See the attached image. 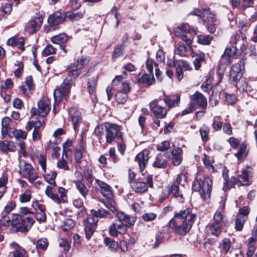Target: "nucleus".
Here are the masks:
<instances>
[{"instance_id":"37998d69","label":"nucleus","mask_w":257,"mask_h":257,"mask_svg":"<svg viewBox=\"0 0 257 257\" xmlns=\"http://www.w3.org/2000/svg\"><path fill=\"white\" fill-rule=\"evenodd\" d=\"M213 80V77L211 74L207 75L206 77L205 81L201 85V89L205 92L209 93L213 88L212 81Z\"/></svg>"},{"instance_id":"052dcab7","label":"nucleus","mask_w":257,"mask_h":257,"mask_svg":"<svg viewBox=\"0 0 257 257\" xmlns=\"http://www.w3.org/2000/svg\"><path fill=\"white\" fill-rule=\"evenodd\" d=\"M18 67L14 71V75L17 78H21L24 73V64L23 61H18L17 64H15Z\"/></svg>"},{"instance_id":"72a5a7b5","label":"nucleus","mask_w":257,"mask_h":257,"mask_svg":"<svg viewBox=\"0 0 257 257\" xmlns=\"http://www.w3.org/2000/svg\"><path fill=\"white\" fill-rule=\"evenodd\" d=\"M16 146L14 142L8 140L0 141V151L3 154L8 152H14L16 151Z\"/></svg>"},{"instance_id":"864d4df0","label":"nucleus","mask_w":257,"mask_h":257,"mask_svg":"<svg viewBox=\"0 0 257 257\" xmlns=\"http://www.w3.org/2000/svg\"><path fill=\"white\" fill-rule=\"evenodd\" d=\"M213 39V37L210 35H199L197 36V42L203 45H209Z\"/></svg>"},{"instance_id":"f3484780","label":"nucleus","mask_w":257,"mask_h":257,"mask_svg":"<svg viewBox=\"0 0 257 257\" xmlns=\"http://www.w3.org/2000/svg\"><path fill=\"white\" fill-rule=\"evenodd\" d=\"M115 216L119 222L123 223L127 228H131L133 226L137 221L136 216L127 214L121 211L116 212Z\"/></svg>"},{"instance_id":"9d476101","label":"nucleus","mask_w":257,"mask_h":257,"mask_svg":"<svg viewBox=\"0 0 257 257\" xmlns=\"http://www.w3.org/2000/svg\"><path fill=\"white\" fill-rule=\"evenodd\" d=\"M44 15L36 13V16L29 21L25 26V31L29 35H32L38 32L43 24Z\"/></svg>"},{"instance_id":"774afa93","label":"nucleus","mask_w":257,"mask_h":257,"mask_svg":"<svg viewBox=\"0 0 257 257\" xmlns=\"http://www.w3.org/2000/svg\"><path fill=\"white\" fill-rule=\"evenodd\" d=\"M12 133L18 139L25 140L27 136V133L21 130H15Z\"/></svg>"},{"instance_id":"680f3d73","label":"nucleus","mask_w":257,"mask_h":257,"mask_svg":"<svg viewBox=\"0 0 257 257\" xmlns=\"http://www.w3.org/2000/svg\"><path fill=\"white\" fill-rule=\"evenodd\" d=\"M75 225V222L72 219H66L64 221V224L62 227V230L64 231H67L72 229Z\"/></svg>"},{"instance_id":"39448f33","label":"nucleus","mask_w":257,"mask_h":257,"mask_svg":"<svg viewBox=\"0 0 257 257\" xmlns=\"http://www.w3.org/2000/svg\"><path fill=\"white\" fill-rule=\"evenodd\" d=\"M67 18V13H62L60 11H56L50 15L48 18V25H44L43 28L46 33L58 30L60 26Z\"/></svg>"},{"instance_id":"2f4dec72","label":"nucleus","mask_w":257,"mask_h":257,"mask_svg":"<svg viewBox=\"0 0 257 257\" xmlns=\"http://www.w3.org/2000/svg\"><path fill=\"white\" fill-rule=\"evenodd\" d=\"M235 185L241 186L239 180L237 176H232L230 178H229L228 181L223 182L222 189L224 192H227L232 188H235Z\"/></svg>"},{"instance_id":"e433bc0d","label":"nucleus","mask_w":257,"mask_h":257,"mask_svg":"<svg viewBox=\"0 0 257 257\" xmlns=\"http://www.w3.org/2000/svg\"><path fill=\"white\" fill-rule=\"evenodd\" d=\"M221 96L224 99V104L226 105H233L238 100L237 95L234 93H228L226 92H223L221 94Z\"/></svg>"},{"instance_id":"de8ad7c7","label":"nucleus","mask_w":257,"mask_h":257,"mask_svg":"<svg viewBox=\"0 0 257 257\" xmlns=\"http://www.w3.org/2000/svg\"><path fill=\"white\" fill-rule=\"evenodd\" d=\"M113 198V197H110V199H107V201L102 199L101 202L115 214L116 212H118L119 211L116 208V203Z\"/></svg>"},{"instance_id":"412c9836","label":"nucleus","mask_w":257,"mask_h":257,"mask_svg":"<svg viewBox=\"0 0 257 257\" xmlns=\"http://www.w3.org/2000/svg\"><path fill=\"white\" fill-rule=\"evenodd\" d=\"M136 82L139 85L149 87L155 84L156 80L153 75L146 73L141 74L140 73L136 76Z\"/></svg>"},{"instance_id":"bb28decb","label":"nucleus","mask_w":257,"mask_h":257,"mask_svg":"<svg viewBox=\"0 0 257 257\" xmlns=\"http://www.w3.org/2000/svg\"><path fill=\"white\" fill-rule=\"evenodd\" d=\"M68 112L69 116L71 118L73 127L74 130H76L82 119L81 112L76 107L72 106L69 108Z\"/></svg>"},{"instance_id":"f8f14e48","label":"nucleus","mask_w":257,"mask_h":257,"mask_svg":"<svg viewBox=\"0 0 257 257\" xmlns=\"http://www.w3.org/2000/svg\"><path fill=\"white\" fill-rule=\"evenodd\" d=\"M254 174L253 168L246 165L241 170V173L237 175L241 186H248L251 184L250 179Z\"/></svg>"},{"instance_id":"e2e57ef3","label":"nucleus","mask_w":257,"mask_h":257,"mask_svg":"<svg viewBox=\"0 0 257 257\" xmlns=\"http://www.w3.org/2000/svg\"><path fill=\"white\" fill-rule=\"evenodd\" d=\"M246 221V218L243 217H237L235 221V229L236 231H240L242 230L244 224Z\"/></svg>"},{"instance_id":"13d9d810","label":"nucleus","mask_w":257,"mask_h":257,"mask_svg":"<svg viewBox=\"0 0 257 257\" xmlns=\"http://www.w3.org/2000/svg\"><path fill=\"white\" fill-rule=\"evenodd\" d=\"M93 171L91 169H85L83 171V174L82 175L84 179H85L88 184L92 185L94 180V176L93 175Z\"/></svg>"},{"instance_id":"2eb2a0df","label":"nucleus","mask_w":257,"mask_h":257,"mask_svg":"<svg viewBox=\"0 0 257 257\" xmlns=\"http://www.w3.org/2000/svg\"><path fill=\"white\" fill-rule=\"evenodd\" d=\"M158 100L156 99L149 103L150 111L154 116L158 119H163L166 117L168 110L165 107L158 104Z\"/></svg>"},{"instance_id":"a18cd8bd","label":"nucleus","mask_w":257,"mask_h":257,"mask_svg":"<svg viewBox=\"0 0 257 257\" xmlns=\"http://www.w3.org/2000/svg\"><path fill=\"white\" fill-rule=\"evenodd\" d=\"M124 49L123 45H117L114 48L111 55V58L113 62H115L117 58L123 55Z\"/></svg>"},{"instance_id":"b1692460","label":"nucleus","mask_w":257,"mask_h":257,"mask_svg":"<svg viewBox=\"0 0 257 257\" xmlns=\"http://www.w3.org/2000/svg\"><path fill=\"white\" fill-rule=\"evenodd\" d=\"M96 183L100 187V192L106 199L113 197V192L111 187L105 182L99 179L95 180Z\"/></svg>"},{"instance_id":"603ef678","label":"nucleus","mask_w":257,"mask_h":257,"mask_svg":"<svg viewBox=\"0 0 257 257\" xmlns=\"http://www.w3.org/2000/svg\"><path fill=\"white\" fill-rule=\"evenodd\" d=\"M49 245L47 238L43 237L39 239L37 242L36 247L38 251H45Z\"/></svg>"},{"instance_id":"6e6d98bb","label":"nucleus","mask_w":257,"mask_h":257,"mask_svg":"<svg viewBox=\"0 0 257 257\" xmlns=\"http://www.w3.org/2000/svg\"><path fill=\"white\" fill-rule=\"evenodd\" d=\"M203 157L202 161L205 168L209 171L211 170V173H215V168L212 164V162L210 160V157L205 153L204 154Z\"/></svg>"},{"instance_id":"c9c22d12","label":"nucleus","mask_w":257,"mask_h":257,"mask_svg":"<svg viewBox=\"0 0 257 257\" xmlns=\"http://www.w3.org/2000/svg\"><path fill=\"white\" fill-rule=\"evenodd\" d=\"M98 80L97 75L88 78L87 81V90L90 95L95 93Z\"/></svg>"},{"instance_id":"c756f323","label":"nucleus","mask_w":257,"mask_h":257,"mask_svg":"<svg viewBox=\"0 0 257 257\" xmlns=\"http://www.w3.org/2000/svg\"><path fill=\"white\" fill-rule=\"evenodd\" d=\"M170 194L173 198L183 201L184 199V195L181 191L179 186L177 184L170 183L167 186Z\"/></svg>"},{"instance_id":"a211bd4d","label":"nucleus","mask_w":257,"mask_h":257,"mask_svg":"<svg viewBox=\"0 0 257 257\" xmlns=\"http://www.w3.org/2000/svg\"><path fill=\"white\" fill-rule=\"evenodd\" d=\"M149 151L145 149L138 153L135 158L138 163L140 172H143L146 169L149 159Z\"/></svg>"},{"instance_id":"ddd939ff","label":"nucleus","mask_w":257,"mask_h":257,"mask_svg":"<svg viewBox=\"0 0 257 257\" xmlns=\"http://www.w3.org/2000/svg\"><path fill=\"white\" fill-rule=\"evenodd\" d=\"M173 217L183 220L186 219L191 223H194L197 219V214L193 212V209L192 208L187 207L179 211H175Z\"/></svg>"},{"instance_id":"09e8293b","label":"nucleus","mask_w":257,"mask_h":257,"mask_svg":"<svg viewBox=\"0 0 257 257\" xmlns=\"http://www.w3.org/2000/svg\"><path fill=\"white\" fill-rule=\"evenodd\" d=\"M231 245L230 239L228 238H225L220 242L219 247L223 253L226 254L229 251Z\"/></svg>"},{"instance_id":"5fc2aeb1","label":"nucleus","mask_w":257,"mask_h":257,"mask_svg":"<svg viewBox=\"0 0 257 257\" xmlns=\"http://www.w3.org/2000/svg\"><path fill=\"white\" fill-rule=\"evenodd\" d=\"M222 225H219L212 223L209 226V228L211 234L215 236L216 237H218L222 232Z\"/></svg>"},{"instance_id":"a878e982","label":"nucleus","mask_w":257,"mask_h":257,"mask_svg":"<svg viewBox=\"0 0 257 257\" xmlns=\"http://www.w3.org/2000/svg\"><path fill=\"white\" fill-rule=\"evenodd\" d=\"M38 107L39 109V116L45 117L49 113L50 107V100L48 98H43L38 102Z\"/></svg>"},{"instance_id":"a19ab883","label":"nucleus","mask_w":257,"mask_h":257,"mask_svg":"<svg viewBox=\"0 0 257 257\" xmlns=\"http://www.w3.org/2000/svg\"><path fill=\"white\" fill-rule=\"evenodd\" d=\"M239 150L234 153V156L237 158L238 160H242V159L248 154V151L247 150V144L245 142H243L240 144L238 147Z\"/></svg>"},{"instance_id":"7c9ffc66","label":"nucleus","mask_w":257,"mask_h":257,"mask_svg":"<svg viewBox=\"0 0 257 257\" xmlns=\"http://www.w3.org/2000/svg\"><path fill=\"white\" fill-rule=\"evenodd\" d=\"M110 214V212L108 210L103 208H100L97 210L94 209H91L90 210V214L88 215L87 217H92L94 220H97L98 222V218H105Z\"/></svg>"},{"instance_id":"49530a36","label":"nucleus","mask_w":257,"mask_h":257,"mask_svg":"<svg viewBox=\"0 0 257 257\" xmlns=\"http://www.w3.org/2000/svg\"><path fill=\"white\" fill-rule=\"evenodd\" d=\"M210 131L209 127L203 124L202 127L200 128L199 133L201 136V140L203 143H206L209 139V134Z\"/></svg>"},{"instance_id":"8fccbe9b","label":"nucleus","mask_w":257,"mask_h":257,"mask_svg":"<svg viewBox=\"0 0 257 257\" xmlns=\"http://www.w3.org/2000/svg\"><path fill=\"white\" fill-rule=\"evenodd\" d=\"M231 62V57L224 52L219 61L218 67L226 69V66L230 65Z\"/></svg>"},{"instance_id":"9b49d317","label":"nucleus","mask_w":257,"mask_h":257,"mask_svg":"<svg viewBox=\"0 0 257 257\" xmlns=\"http://www.w3.org/2000/svg\"><path fill=\"white\" fill-rule=\"evenodd\" d=\"M132 189L137 193L143 194L148 190V188H154L153 175L149 174L146 177V182L138 180L131 185Z\"/></svg>"},{"instance_id":"7ed1b4c3","label":"nucleus","mask_w":257,"mask_h":257,"mask_svg":"<svg viewBox=\"0 0 257 257\" xmlns=\"http://www.w3.org/2000/svg\"><path fill=\"white\" fill-rule=\"evenodd\" d=\"M105 141L108 144H114L124 137L123 127L122 125L109 121L104 122Z\"/></svg>"},{"instance_id":"c03bdc74","label":"nucleus","mask_w":257,"mask_h":257,"mask_svg":"<svg viewBox=\"0 0 257 257\" xmlns=\"http://www.w3.org/2000/svg\"><path fill=\"white\" fill-rule=\"evenodd\" d=\"M52 190L53 187L50 185H48L45 191V194L49 198H51L52 200H53L55 203L60 204L62 202L61 199L59 197L58 195L57 194L54 193L53 192Z\"/></svg>"},{"instance_id":"58836bf2","label":"nucleus","mask_w":257,"mask_h":257,"mask_svg":"<svg viewBox=\"0 0 257 257\" xmlns=\"http://www.w3.org/2000/svg\"><path fill=\"white\" fill-rule=\"evenodd\" d=\"M103 244L112 252H116L119 248L118 243L109 237L104 238Z\"/></svg>"},{"instance_id":"4be33fe9","label":"nucleus","mask_w":257,"mask_h":257,"mask_svg":"<svg viewBox=\"0 0 257 257\" xmlns=\"http://www.w3.org/2000/svg\"><path fill=\"white\" fill-rule=\"evenodd\" d=\"M174 33L177 37H181L186 33L195 36L197 34V30L190 28L188 24L183 23L174 29Z\"/></svg>"},{"instance_id":"338daca9","label":"nucleus","mask_w":257,"mask_h":257,"mask_svg":"<svg viewBox=\"0 0 257 257\" xmlns=\"http://www.w3.org/2000/svg\"><path fill=\"white\" fill-rule=\"evenodd\" d=\"M56 53V48L51 44H48L42 51L43 56H47Z\"/></svg>"},{"instance_id":"ea45409f","label":"nucleus","mask_w":257,"mask_h":257,"mask_svg":"<svg viewBox=\"0 0 257 257\" xmlns=\"http://www.w3.org/2000/svg\"><path fill=\"white\" fill-rule=\"evenodd\" d=\"M164 98H163L164 102L169 107V108L179 106L180 103V96L178 95L176 98L172 99L170 97L166 95L164 92L163 93Z\"/></svg>"},{"instance_id":"20e7f679","label":"nucleus","mask_w":257,"mask_h":257,"mask_svg":"<svg viewBox=\"0 0 257 257\" xmlns=\"http://www.w3.org/2000/svg\"><path fill=\"white\" fill-rule=\"evenodd\" d=\"M194 223L187 221L186 219L181 220L173 217L169 221V227L171 228L175 234L184 236L188 233Z\"/></svg>"},{"instance_id":"cd10ccee","label":"nucleus","mask_w":257,"mask_h":257,"mask_svg":"<svg viewBox=\"0 0 257 257\" xmlns=\"http://www.w3.org/2000/svg\"><path fill=\"white\" fill-rule=\"evenodd\" d=\"M172 155V164L174 166L180 165L183 161V150L179 147L174 148L171 152Z\"/></svg>"},{"instance_id":"4468645a","label":"nucleus","mask_w":257,"mask_h":257,"mask_svg":"<svg viewBox=\"0 0 257 257\" xmlns=\"http://www.w3.org/2000/svg\"><path fill=\"white\" fill-rule=\"evenodd\" d=\"M72 38L71 36H69L66 33L63 32L53 36L51 38L50 41L54 44L59 45L60 49L66 54L68 51L67 43L69 40Z\"/></svg>"},{"instance_id":"4c0bfd02","label":"nucleus","mask_w":257,"mask_h":257,"mask_svg":"<svg viewBox=\"0 0 257 257\" xmlns=\"http://www.w3.org/2000/svg\"><path fill=\"white\" fill-rule=\"evenodd\" d=\"M192 57H195L193 64L195 70H198L201 66V63L205 61V55L203 52L196 53L192 52L191 54Z\"/></svg>"},{"instance_id":"f257e3e1","label":"nucleus","mask_w":257,"mask_h":257,"mask_svg":"<svg viewBox=\"0 0 257 257\" xmlns=\"http://www.w3.org/2000/svg\"><path fill=\"white\" fill-rule=\"evenodd\" d=\"M90 58L86 55H81L74 60L67 68V75L60 86H58L54 91V102L53 112L56 114L59 110L57 109L63 98L67 100L72 85H75L74 80L81 75L82 77H88L90 73L93 72L96 64H93L87 67Z\"/></svg>"},{"instance_id":"dca6fc26","label":"nucleus","mask_w":257,"mask_h":257,"mask_svg":"<svg viewBox=\"0 0 257 257\" xmlns=\"http://www.w3.org/2000/svg\"><path fill=\"white\" fill-rule=\"evenodd\" d=\"M85 237L89 240L93 235L97 226V221L92 217H87L83 221Z\"/></svg>"},{"instance_id":"79ce46f5","label":"nucleus","mask_w":257,"mask_h":257,"mask_svg":"<svg viewBox=\"0 0 257 257\" xmlns=\"http://www.w3.org/2000/svg\"><path fill=\"white\" fill-rule=\"evenodd\" d=\"M237 47L238 46L231 45L225 48L224 52L231 58H237L241 55V51H239Z\"/></svg>"},{"instance_id":"c85d7f7f","label":"nucleus","mask_w":257,"mask_h":257,"mask_svg":"<svg viewBox=\"0 0 257 257\" xmlns=\"http://www.w3.org/2000/svg\"><path fill=\"white\" fill-rule=\"evenodd\" d=\"M81 178L78 180L73 181L76 189L79 191V193L84 197L86 198L89 193V189L87 188L85 184L84 177L82 174L80 173Z\"/></svg>"},{"instance_id":"6e6552de","label":"nucleus","mask_w":257,"mask_h":257,"mask_svg":"<svg viewBox=\"0 0 257 257\" xmlns=\"http://www.w3.org/2000/svg\"><path fill=\"white\" fill-rule=\"evenodd\" d=\"M204 11L206 15L202 16L203 24L209 34H214L220 24V21L216 14L211 12L210 8L206 7Z\"/></svg>"},{"instance_id":"1a4fd4ad","label":"nucleus","mask_w":257,"mask_h":257,"mask_svg":"<svg viewBox=\"0 0 257 257\" xmlns=\"http://www.w3.org/2000/svg\"><path fill=\"white\" fill-rule=\"evenodd\" d=\"M167 65L170 68H176V75L179 81L183 79L184 71L191 69V67L186 61L183 60H176L175 59V56L172 59L167 60Z\"/></svg>"},{"instance_id":"6ab92c4d","label":"nucleus","mask_w":257,"mask_h":257,"mask_svg":"<svg viewBox=\"0 0 257 257\" xmlns=\"http://www.w3.org/2000/svg\"><path fill=\"white\" fill-rule=\"evenodd\" d=\"M2 130L1 134L3 137L9 135L10 137L11 134L14 131L13 127L17 123L14 121L10 117L6 116L2 119Z\"/></svg>"},{"instance_id":"4d7b16f0","label":"nucleus","mask_w":257,"mask_h":257,"mask_svg":"<svg viewBox=\"0 0 257 257\" xmlns=\"http://www.w3.org/2000/svg\"><path fill=\"white\" fill-rule=\"evenodd\" d=\"M57 175V174L56 171H51L50 173L44 175V178L45 180L50 185L53 186H56V183L55 181V179L56 178Z\"/></svg>"},{"instance_id":"69168bd1","label":"nucleus","mask_w":257,"mask_h":257,"mask_svg":"<svg viewBox=\"0 0 257 257\" xmlns=\"http://www.w3.org/2000/svg\"><path fill=\"white\" fill-rule=\"evenodd\" d=\"M32 197L31 191L30 190H27L25 193L19 196V200L21 203H26L30 201Z\"/></svg>"},{"instance_id":"f03ea898","label":"nucleus","mask_w":257,"mask_h":257,"mask_svg":"<svg viewBox=\"0 0 257 257\" xmlns=\"http://www.w3.org/2000/svg\"><path fill=\"white\" fill-rule=\"evenodd\" d=\"M192 191L199 193L204 200L210 199L213 189V180L209 176L203 178L196 175L192 184Z\"/></svg>"},{"instance_id":"0e129e2a","label":"nucleus","mask_w":257,"mask_h":257,"mask_svg":"<svg viewBox=\"0 0 257 257\" xmlns=\"http://www.w3.org/2000/svg\"><path fill=\"white\" fill-rule=\"evenodd\" d=\"M83 17L84 14L81 12H78L77 13L72 12L67 15V18L71 22L78 21L82 19Z\"/></svg>"},{"instance_id":"f704fd0d","label":"nucleus","mask_w":257,"mask_h":257,"mask_svg":"<svg viewBox=\"0 0 257 257\" xmlns=\"http://www.w3.org/2000/svg\"><path fill=\"white\" fill-rule=\"evenodd\" d=\"M170 233V229L168 227H163L161 230H158L155 235L154 247L156 248L158 247L161 243H163L164 239V234H169Z\"/></svg>"},{"instance_id":"3c124183","label":"nucleus","mask_w":257,"mask_h":257,"mask_svg":"<svg viewBox=\"0 0 257 257\" xmlns=\"http://www.w3.org/2000/svg\"><path fill=\"white\" fill-rule=\"evenodd\" d=\"M86 152V150H82L77 149L74 150V158L76 166H80L82 163V158L83 156V154Z\"/></svg>"},{"instance_id":"423d86ee","label":"nucleus","mask_w":257,"mask_h":257,"mask_svg":"<svg viewBox=\"0 0 257 257\" xmlns=\"http://www.w3.org/2000/svg\"><path fill=\"white\" fill-rule=\"evenodd\" d=\"M33 224L32 218H24L21 215L17 214L14 216L12 220L11 231L15 233L27 232L29 230V227H31Z\"/></svg>"},{"instance_id":"bf43d9fd","label":"nucleus","mask_w":257,"mask_h":257,"mask_svg":"<svg viewBox=\"0 0 257 257\" xmlns=\"http://www.w3.org/2000/svg\"><path fill=\"white\" fill-rule=\"evenodd\" d=\"M128 94L118 91L115 94V99L119 104H125L128 99Z\"/></svg>"},{"instance_id":"5701e85b","label":"nucleus","mask_w":257,"mask_h":257,"mask_svg":"<svg viewBox=\"0 0 257 257\" xmlns=\"http://www.w3.org/2000/svg\"><path fill=\"white\" fill-rule=\"evenodd\" d=\"M33 167L31 164L25 162V165L23 170V177L27 178L31 183H34L39 176L37 173L33 172Z\"/></svg>"},{"instance_id":"393cba45","label":"nucleus","mask_w":257,"mask_h":257,"mask_svg":"<svg viewBox=\"0 0 257 257\" xmlns=\"http://www.w3.org/2000/svg\"><path fill=\"white\" fill-rule=\"evenodd\" d=\"M190 98L192 102L196 103L200 108L203 109L207 108V99L201 92L196 91L193 95L190 96Z\"/></svg>"},{"instance_id":"0eeeda50","label":"nucleus","mask_w":257,"mask_h":257,"mask_svg":"<svg viewBox=\"0 0 257 257\" xmlns=\"http://www.w3.org/2000/svg\"><path fill=\"white\" fill-rule=\"evenodd\" d=\"M244 65L245 60L242 59L232 65L229 71V82L238 89H240V88L238 86V84L244 71Z\"/></svg>"},{"instance_id":"473e14b6","label":"nucleus","mask_w":257,"mask_h":257,"mask_svg":"<svg viewBox=\"0 0 257 257\" xmlns=\"http://www.w3.org/2000/svg\"><path fill=\"white\" fill-rule=\"evenodd\" d=\"M168 161L165 156L159 153L157 155L155 160L152 164L153 167L158 169H165L168 165Z\"/></svg>"},{"instance_id":"aec40b11","label":"nucleus","mask_w":257,"mask_h":257,"mask_svg":"<svg viewBox=\"0 0 257 257\" xmlns=\"http://www.w3.org/2000/svg\"><path fill=\"white\" fill-rule=\"evenodd\" d=\"M127 228L123 223L119 222V223L118 224L115 222L110 225L108 227V231L111 236L117 237L119 234H125Z\"/></svg>"}]
</instances>
